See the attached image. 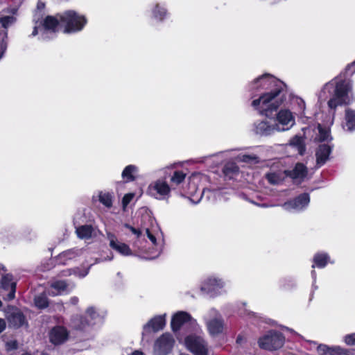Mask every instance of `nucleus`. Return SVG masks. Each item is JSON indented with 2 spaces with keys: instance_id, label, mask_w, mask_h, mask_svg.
I'll return each instance as SVG.
<instances>
[{
  "instance_id": "1",
  "label": "nucleus",
  "mask_w": 355,
  "mask_h": 355,
  "mask_svg": "<svg viewBox=\"0 0 355 355\" xmlns=\"http://www.w3.org/2000/svg\"><path fill=\"white\" fill-rule=\"evenodd\" d=\"M355 73V60L349 64L345 73L340 74L324 85L319 94L320 100H325L329 96L331 98L328 101L330 108L334 109L338 105L348 104L353 99L352 81L348 78Z\"/></svg>"
},
{
  "instance_id": "2",
  "label": "nucleus",
  "mask_w": 355,
  "mask_h": 355,
  "mask_svg": "<svg viewBox=\"0 0 355 355\" xmlns=\"http://www.w3.org/2000/svg\"><path fill=\"white\" fill-rule=\"evenodd\" d=\"M284 96L282 94V90L279 88L274 92L266 93L252 102V106L258 110L261 114L269 117L272 115L273 111L282 105Z\"/></svg>"
},
{
  "instance_id": "3",
  "label": "nucleus",
  "mask_w": 355,
  "mask_h": 355,
  "mask_svg": "<svg viewBox=\"0 0 355 355\" xmlns=\"http://www.w3.org/2000/svg\"><path fill=\"white\" fill-rule=\"evenodd\" d=\"M60 22L64 26V33H71L81 31L87 20L84 16L77 14L76 12L69 10L60 15Z\"/></svg>"
},
{
  "instance_id": "4",
  "label": "nucleus",
  "mask_w": 355,
  "mask_h": 355,
  "mask_svg": "<svg viewBox=\"0 0 355 355\" xmlns=\"http://www.w3.org/2000/svg\"><path fill=\"white\" fill-rule=\"evenodd\" d=\"M147 193L157 200H167L171 196V187L165 180L158 179L149 184Z\"/></svg>"
},
{
  "instance_id": "5",
  "label": "nucleus",
  "mask_w": 355,
  "mask_h": 355,
  "mask_svg": "<svg viewBox=\"0 0 355 355\" xmlns=\"http://www.w3.org/2000/svg\"><path fill=\"white\" fill-rule=\"evenodd\" d=\"M284 338L282 334L271 331L259 339L258 344L260 348L266 350H275L282 347Z\"/></svg>"
},
{
  "instance_id": "6",
  "label": "nucleus",
  "mask_w": 355,
  "mask_h": 355,
  "mask_svg": "<svg viewBox=\"0 0 355 355\" xmlns=\"http://www.w3.org/2000/svg\"><path fill=\"white\" fill-rule=\"evenodd\" d=\"M207 326L209 334L216 336L223 332L224 329V320L220 313L216 309L209 310L207 313Z\"/></svg>"
},
{
  "instance_id": "7",
  "label": "nucleus",
  "mask_w": 355,
  "mask_h": 355,
  "mask_svg": "<svg viewBox=\"0 0 355 355\" xmlns=\"http://www.w3.org/2000/svg\"><path fill=\"white\" fill-rule=\"evenodd\" d=\"M225 286V283L222 279L211 276L202 282L200 289L211 296L215 297L221 294V291Z\"/></svg>"
},
{
  "instance_id": "8",
  "label": "nucleus",
  "mask_w": 355,
  "mask_h": 355,
  "mask_svg": "<svg viewBox=\"0 0 355 355\" xmlns=\"http://www.w3.org/2000/svg\"><path fill=\"white\" fill-rule=\"evenodd\" d=\"M186 347L195 355H207V347L204 340L196 336H189L185 338Z\"/></svg>"
},
{
  "instance_id": "9",
  "label": "nucleus",
  "mask_w": 355,
  "mask_h": 355,
  "mask_svg": "<svg viewBox=\"0 0 355 355\" xmlns=\"http://www.w3.org/2000/svg\"><path fill=\"white\" fill-rule=\"evenodd\" d=\"M277 132H284L291 129L295 124L293 114L287 110H282L277 114Z\"/></svg>"
},
{
  "instance_id": "10",
  "label": "nucleus",
  "mask_w": 355,
  "mask_h": 355,
  "mask_svg": "<svg viewBox=\"0 0 355 355\" xmlns=\"http://www.w3.org/2000/svg\"><path fill=\"white\" fill-rule=\"evenodd\" d=\"M310 202L308 193H302L293 200L288 201L282 205L286 211H300L307 207Z\"/></svg>"
},
{
  "instance_id": "11",
  "label": "nucleus",
  "mask_w": 355,
  "mask_h": 355,
  "mask_svg": "<svg viewBox=\"0 0 355 355\" xmlns=\"http://www.w3.org/2000/svg\"><path fill=\"white\" fill-rule=\"evenodd\" d=\"M6 316L9 324L14 327H19L25 324V318L17 308L8 306L6 310Z\"/></svg>"
},
{
  "instance_id": "12",
  "label": "nucleus",
  "mask_w": 355,
  "mask_h": 355,
  "mask_svg": "<svg viewBox=\"0 0 355 355\" xmlns=\"http://www.w3.org/2000/svg\"><path fill=\"white\" fill-rule=\"evenodd\" d=\"M174 340L169 334L162 335L155 344V351L159 355L166 354L173 347Z\"/></svg>"
},
{
  "instance_id": "13",
  "label": "nucleus",
  "mask_w": 355,
  "mask_h": 355,
  "mask_svg": "<svg viewBox=\"0 0 355 355\" xmlns=\"http://www.w3.org/2000/svg\"><path fill=\"white\" fill-rule=\"evenodd\" d=\"M107 238L109 241L110 248L118 252L123 256H129L132 254V251L129 246L125 243L120 242L113 234L107 233Z\"/></svg>"
},
{
  "instance_id": "14",
  "label": "nucleus",
  "mask_w": 355,
  "mask_h": 355,
  "mask_svg": "<svg viewBox=\"0 0 355 355\" xmlns=\"http://www.w3.org/2000/svg\"><path fill=\"white\" fill-rule=\"evenodd\" d=\"M277 83L273 76L265 74L255 79L252 84V87L254 89H270L276 85Z\"/></svg>"
},
{
  "instance_id": "15",
  "label": "nucleus",
  "mask_w": 355,
  "mask_h": 355,
  "mask_svg": "<svg viewBox=\"0 0 355 355\" xmlns=\"http://www.w3.org/2000/svg\"><path fill=\"white\" fill-rule=\"evenodd\" d=\"M1 286L3 290L9 291L6 298L7 300L14 299L16 291V282L14 281L11 275L6 274L3 275L1 281Z\"/></svg>"
},
{
  "instance_id": "16",
  "label": "nucleus",
  "mask_w": 355,
  "mask_h": 355,
  "mask_svg": "<svg viewBox=\"0 0 355 355\" xmlns=\"http://www.w3.org/2000/svg\"><path fill=\"white\" fill-rule=\"evenodd\" d=\"M286 175L291 178L295 182L300 183L306 177L307 169L304 164L297 163L293 170L286 171Z\"/></svg>"
},
{
  "instance_id": "17",
  "label": "nucleus",
  "mask_w": 355,
  "mask_h": 355,
  "mask_svg": "<svg viewBox=\"0 0 355 355\" xmlns=\"http://www.w3.org/2000/svg\"><path fill=\"white\" fill-rule=\"evenodd\" d=\"M146 234L150 241L152 245L154 246L153 250L150 252H148V257L146 258L149 259H153L160 254L162 250V245L157 242V235L152 232L149 229H146Z\"/></svg>"
},
{
  "instance_id": "18",
  "label": "nucleus",
  "mask_w": 355,
  "mask_h": 355,
  "mask_svg": "<svg viewBox=\"0 0 355 355\" xmlns=\"http://www.w3.org/2000/svg\"><path fill=\"white\" fill-rule=\"evenodd\" d=\"M255 131L257 134L268 136L277 131L276 125L270 124L266 121H262L255 123Z\"/></svg>"
},
{
  "instance_id": "19",
  "label": "nucleus",
  "mask_w": 355,
  "mask_h": 355,
  "mask_svg": "<svg viewBox=\"0 0 355 355\" xmlns=\"http://www.w3.org/2000/svg\"><path fill=\"white\" fill-rule=\"evenodd\" d=\"M166 324L165 314L155 316L152 318L146 324L144 325L145 331L152 329L153 331H157L164 328Z\"/></svg>"
},
{
  "instance_id": "20",
  "label": "nucleus",
  "mask_w": 355,
  "mask_h": 355,
  "mask_svg": "<svg viewBox=\"0 0 355 355\" xmlns=\"http://www.w3.org/2000/svg\"><path fill=\"white\" fill-rule=\"evenodd\" d=\"M67 336V331L64 327H56L51 332L50 340L53 344L58 345L65 341Z\"/></svg>"
},
{
  "instance_id": "21",
  "label": "nucleus",
  "mask_w": 355,
  "mask_h": 355,
  "mask_svg": "<svg viewBox=\"0 0 355 355\" xmlns=\"http://www.w3.org/2000/svg\"><path fill=\"white\" fill-rule=\"evenodd\" d=\"M331 146L328 144L320 145L316 152V160L318 165L324 164L329 158L331 153Z\"/></svg>"
},
{
  "instance_id": "22",
  "label": "nucleus",
  "mask_w": 355,
  "mask_h": 355,
  "mask_svg": "<svg viewBox=\"0 0 355 355\" xmlns=\"http://www.w3.org/2000/svg\"><path fill=\"white\" fill-rule=\"evenodd\" d=\"M190 319V315L183 311H180L175 314L172 318L171 320V327L173 331L178 330L180 327L185 323L186 322L189 321Z\"/></svg>"
},
{
  "instance_id": "23",
  "label": "nucleus",
  "mask_w": 355,
  "mask_h": 355,
  "mask_svg": "<svg viewBox=\"0 0 355 355\" xmlns=\"http://www.w3.org/2000/svg\"><path fill=\"white\" fill-rule=\"evenodd\" d=\"M67 288V284L64 281H55L51 284L48 293L51 296H56L62 294Z\"/></svg>"
},
{
  "instance_id": "24",
  "label": "nucleus",
  "mask_w": 355,
  "mask_h": 355,
  "mask_svg": "<svg viewBox=\"0 0 355 355\" xmlns=\"http://www.w3.org/2000/svg\"><path fill=\"white\" fill-rule=\"evenodd\" d=\"M287 176L286 171H271L266 175L268 181L272 184H278Z\"/></svg>"
},
{
  "instance_id": "25",
  "label": "nucleus",
  "mask_w": 355,
  "mask_h": 355,
  "mask_svg": "<svg viewBox=\"0 0 355 355\" xmlns=\"http://www.w3.org/2000/svg\"><path fill=\"white\" fill-rule=\"evenodd\" d=\"M60 21V15L57 17L48 16L44 21L43 28L45 31L55 32L58 30Z\"/></svg>"
},
{
  "instance_id": "26",
  "label": "nucleus",
  "mask_w": 355,
  "mask_h": 355,
  "mask_svg": "<svg viewBox=\"0 0 355 355\" xmlns=\"http://www.w3.org/2000/svg\"><path fill=\"white\" fill-rule=\"evenodd\" d=\"M94 231V230L92 225H85L76 227V233L78 237L81 239H89L92 238Z\"/></svg>"
},
{
  "instance_id": "27",
  "label": "nucleus",
  "mask_w": 355,
  "mask_h": 355,
  "mask_svg": "<svg viewBox=\"0 0 355 355\" xmlns=\"http://www.w3.org/2000/svg\"><path fill=\"white\" fill-rule=\"evenodd\" d=\"M317 351L320 355H340L342 349L338 347H329L325 345H320L317 347Z\"/></svg>"
},
{
  "instance_id": "28",
  "label": "nucleus",
  "mask_w": 355,
  "mask_h": 355,
  "mask_svg": "<svg viewBox=\"0 0 355 355\" xmlns=\"http://www.w3.org/2000/svg\"><path fill=\"white\" fill-rule=\"evenodd\" d=\"M347 128L348 131L355 130V112L347 109L345 112V125L344 128Z\"/></svg>"
},
{
  "instance_id": "29",
  "label": "nucleus",
  "mask_w": 355,
  "mask_h": 355,
  "mask_svg": "<svg viewBox=\"0 0 355 355\" xmlns=\"http://www.w3.org/2000/svg\"><path fill=\"white\" fill-rule=\"evenodd\" d=\"M137 167L135 165L127 166L122 172V178L127 182L133 181L135 179V174L137 173Z\"/></svg>"
},
{
  "instance_id": "30",
  "label": "nucleus",
  "mask_w": 355,
  "mask_h": 355,
  "mask_svg": "<svg viewBox=\"0 0 355 355\" xmlns=\"http://www.w3.org/2000/svg\"><path fill=\"white\" fill-rule=\"evenodd\" d=\"M80 251L78 250H69L63 252L58 257V261L60 263L67 264L68 259H72L79 255Z\"/></svg>"
},
{
  "instance_id": "31",
  "label": "nucleus",
  "mask_w": 355,
  "mask_h": 355,
  "mask_svg": "<svg viewBox=\"0 0 355 355\" xmlns=\"http://www.w3.org/2000/svg\"><path fill=\"white\" fill-rule=\"evenodd\" d=\"M89 324L90 322L84 320L83 318L80 315H76L71 320V325L76 329L83 330Z\"/></svg>"
},
{
  "instance_id": "32",
  "label": "nucleus",
  "mask_w": 355,
  "mask_h": 355,
  "mask_svg": "<svg viewBox=\"0 0 355 355\" xmlns=\"http://www.w3.org/2000/svg\"><path fill=\"white\" fill-rule=\"evenodd\" d=\"M318 135L316 137L320 141H329L331 140L329 130L326 128H323L320 124L318 126Z\"/></svg>"
},
{
  "instance_id": "33",
  "label": "nucleus",
  "mask_w": 355,
  "mask_h": 355,
  "mask_svg": "<svg viewBox=\"0 0 355 355\" xmlns=\"http://www.w3.org/2000/svg\"><path fill=\"white\" fill-rule=\"evenodd\" d=\"M329 259V256L327 254L318 253L314 256L313 261L317 267L324 268L327 265Z\"/></svg>"
},
{
  "instance_id": "34",
  "label": "nucleus",
  "mask_w": 355,
  "mask_h": 355,
  "mask_svg": "<svg viewBox=\"0 0 355 355\" xmlns=\"http://www.w3.org/2000/svg\"><path fill=\"white\" fill-rule=\"evenodd\" d=\"M290 144L293 146H295L297 148L298 153L300 155H302L305 150V148L304 146V141L302 137L296 135L293 137L290 141Z\"/></svg>"
},
{
  "instance_id": "35",
  "label": "nucleus",
  "mask_w": 355,
  "mask_h": 355,
  "mask_svg": "<svg viewBox=\"0 0 355 355\" xmlns=\"http://www.w3.org/2000/svg\"><path fill=\"white\" fill-rule=\"evenodd\" d=\"M239 171V167L235 163L230 162L225 164L223 172L226 176L232 178L233 175Z\"/></svg>"
},
{
  "instance_id": "36",
  "label": "nucleus",
  "mask_w": 355,
  "mask_h": 355,
  "mask_svg": "<svg viewBox=\"0 0 355 355\" xmlns=\"http://www.w3.org/2000/svg\"><path fill=\"white\" fill-rule=\"evenodd\" d=\"M98 198L99 201L106 207L110 208L112 206V199L110 193L100 192Z\"/></svg>"
},
{
  "instance_id": "37",
  "label": "nucleus",
  "mask_w": 355,
  "mask_h": 355,
  "mask_svg": "<svg viewBox=\"0 0 355 355\" xmlns=\"http://www.w3.org/2000/svg\"><path fill=\"white\" fill-rule=\"evenodd\" d=\"M186 178V173L182 171H175L173 175L171 178L172 183L175 184H180L182 183Z\"/></svg>"
},
{
  "instance_id": "38",
  "label": "nucleus",
  "mask_w": 355,
  "mask_h": 355,
  "mask_svg": "<svg viewBox=\"0 0 355 355\" xmlns=\"http://www.w3.org/2000/svg\"><path fill=\"white\" fill-rule=\"evenodd\" d=\"M35 304L40 309L46 308L48 306V300L44 295H40L35 298Z\"/></svg>"
},
{
  "instance_id": "39",
  "label": "nucleus",
  "mask_w": 355,
  "mask_h": 355,
  "mask_svg": "<svg viewBox=\"0 0 355 355\" xmlns=\"http://www.w3.org/2000/svg\"><path fill=\"white\" fill-rule=\"evenodd\" d=\"M89 272V269H87L83 272H80V270L78 268H73V269H70V270H68L67 272H66V274H64V275H71L72 274L78 276V277H85Z\"/></svg>"
},
{
  "instance_id": "40",
  "label": "nucleus",
  "mask_w": 355,
  "mask_h": 355,
  "mask_svg": "<svg viewBox=\"0 0 355 355\" xmlns=\"http://www.w3.org/2000/svg\"><path fill=\"white\" fill-rule=\"evenodd\" d=\"M15 21V18L12 16H6L0 18V23L2 24L3 27L7 28L11 24H14Z\"/></svg>"
},
{
  "instance_id": "41",
  "label": "nucleus",
  "mask_w": 355,
  "mask_h": 355,
  "mask_svg": "<svg viewBox=\"0 0 355 355\" xmlns=\"http://www.w3.org/2000/svg\"><path fill=\"white\" fill-rule=\"evenodd\" d=\"M239 159L244 162H258V157L254 155H242Z\"/></svg>"
},
{
  "instance_id": "42",
  "label": "nucleus",
  "mask_w": 355,
  "mask_h": 355,
  "mask_svg": "<svg viewBox=\"0 0 355 355\" xmlns=\"http://www.w3.org/2000/svg\"><path fill=\"white\" fill-rule=\"evenodd\" d=\"M155 18L162 20L166 15V10L164 8L157 6L153 11Z\"/></svg>"
},
{
  "instance_id": "43",
  "label": "nucleus",
  "mask_w": 355,
  "mask_h": 355,
  "mask_svg": "<svg viewBox=\"0 0 355 355\" xmlns=\"http://www.w3.org/2000/svg\"><path fill=\"white\" fill-rule=\"evenodd\" d=\"M293 103L298 105L299 111L300 112V113L302 114H304V110L306 107L304 101L301 98L295 97L293 98Z\"/></svg>"
},
{
  "instance_id": "44",
  "label": "nucleus",
  "mask_w": 355,
  "mask_h": 355,
  "mask_svg": "<svg viewBox=\"0 0 355 355\" xmlns=\"http://www.w3.org/2000/svg\"><path fill=\"white\" fill-rule=\"evenodd\" d=\"M86 315H87V317H88L89 318L90 320H88V321L90 322V324H91L92 320H94L97 318L98 313H96V311L94 310V308L90 307V308L87 309V310L86 311Z\"/></svg>"
},
{
  "instance_id": "45",
  "label": "nucleus",
  "mask_w": 355,
  "mask_h": 355,
  "mask_svg": "<svg viewBox=\"0 0 355 355\" xmlns=\"http://www.w3.org/2000/svg\"><path fill=\"white\" fill-rule=\"evenodd\" d=\"M345 342L347 345H355V333L345 336Z\"/></svg>"
},
{
  "instance_id": "46",
  "label": "nucleus",
  "mask_w": 355,
  "mask_h": 355,
  "mask_svg": "<svg viewBox=\"0 0 355 355\" xmlns=\"http://www.w3.org/2000/svg\"><path fill=\"white\" fill-rule=\"evenodd\" d=\"M133 197V193L125 194L122 200L123 207H125L132 200Z\"/></svg>"
},
{
  "instance_id": "47",
  "label": "nucleus",
  "mask_w": 355,
  "mask_h": 355,
  "mask_svg": "<svg viewBox=\"0 0 355 355\" xmlns=\"http://www.w3.org/2000/svg\"><path fill=\"white\" fill-rule=\"evenodd\" d=\"M125 227L129 229L132 234L136 235L137 238L139 239V237L141 236V232L140 230L136 229L132 226H130L128 225H125Z\"/></svg>"
},
{
  "instance_id": "48",
  "label": "nucleus",
  "mask_w": 355,
  "mask_h": 355,
  "mask_svg": "<svg viewBox=\"0 0 355 355\" xmlns=\"http://www.w3.org/2000/svg\"><path fill=\"white\" fill-rule=\"evenodd\" d=\"M7 346H8V348L9 349H10L17 348V345L16 341H11V342H9L7 343Z\"/></svg>"
},
{
  "instance_id": "49",
  "label": "nucleus",
  "mask_w": 355,
  "mask_h": 355,
  "mask_svg": "<svg viewBox=\"0 0 355 355\" xmlns=\"http://www.w3.org/2000/svg\"><path fill=\"white\" fill-rule=\"evenodd\" d=\"M6 326V321L3 319L0 318V333H1L5 329Z\"/></svg>"
},
{
  "instance_id": "50",
  "label": "nucleus",
  "mask_w": 355,
  "mask_h": 355,
  "mask_svg": "<svg viewBox=\"0 0 355 355\" xmlns=\"http://www.w3.org/2000/svg\"><path fill=\"white\" fill-rule=\"evenodd\" d=\"M78 298L77 297H72L70 300L69 303L72 305H76L78 302Z\"/></svg>"
},
{
  "instance_id": "51",
  "label": "nucleus",
  "mask_w": 355,
  "mask_h": 355,
  "mask_svg": "<svg viewBox=\"0 0 355 355\" xmlns=\"http://www.w3.org/2000/svg\"><path fill=\"white\" fill-rule=\"evenodd\" d=\"M132 355H144V353L141 351H135L134 352H132Z\"/></svg>"
},
{
  "instance_id": "52",
  "label": "nucleus",
  "mask_w": 355,
  "mask_h": 355,
  "mask_svg": "<svg viewBox=\"0 0 355 355\" xmlns=\"http://www.w3.org/2000/svg\"><path fill=\"white\" fill-rule=\"evenodd\" d=\"M37 28L35 27V28H34L33 31L32 35H37Z\"/></svg>"
},
{
  "instance_id": "53",
  "label": "nucleus",
  "mask_w": 355,
  "mask_h": 355,
  "mask_svg": "<svg viewBox=\"0 0 355 355\" xmlns=\"http://www.w3.org/2000/svg\"><path fill=\"white\" fill-rule=\"evenodd\" d=\"M135 245L138 248H141V246L140 245H139L138 242H135Z\"/></svg>"
},
{
  "instance_id": "54",
  "label": "nucleus",
  "mask_w": 355,
  "mask_h": 355,
  "mask_svg": "<svg viewBox=\"0 0 355 355\" xmlns=\"http://www.w3.org/2000/svg\"><path fill=\"white\" fill-rule=\"evenodd\" d=\"M241 338L240 337H238V338H237V340H236V342H237V343H240V342H241Z\"/></svg>"
},
{
  "instance_id": "55",
  "label": "nucleus",
  "mask_w": 355,
  "mask_h": 355,
  "mask_svg": "<svg viewBox=\"0 0 355 355\" xmlns=\"http://www.w3.org/2000/svg\"><path fill=\"white\" fill-rule=\"evenodd\" d=\"M312 276L315 278V272L314 270L312 271Z\"/></svg>"
},
{
  "instance_id": "56",
  "label": "nucleus",
  "mask_w": 355,
  "mask_h": 355,
  "mask_svg": "<svg viewBox=\"0 0 355 355\" xmlns=\"http://www.w3.org/2000/svg\"><path fill=\"white\" fill-rule=\"evenodd\" d=\"M22 355H31L30 354H28V353H26V354H24Z\"/></svg>"
},
{
  "instance_id": "57",
  "label": "nucleus",
  "mask_w": 355,
  "mask_h": 355,
  "mask_svg": "<svg viewBox=\"0 0 355 355\" xmlns=\"http://www.w3.org/2000/svg\"><path fill=\"white\" fill-rule=\"evenodd\" d=\"M1 305H2V302H1V301L0 300V306H1Z\"/></svg>"
}]
</instances>
